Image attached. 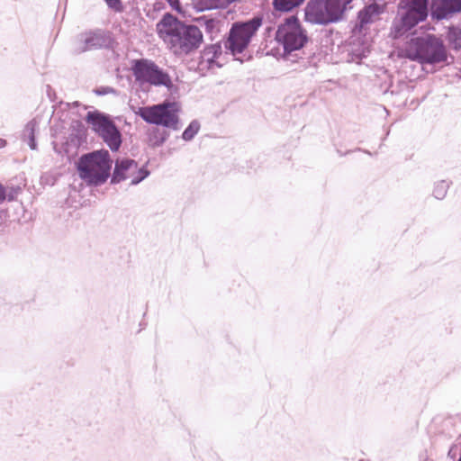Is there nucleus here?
Here are the masks:
<instances>
[{"instance_id": "obj_10", "label": "nucleus", "mask_w": 461, "mask_h": 461, "mask_svg": "<svg viewBox=\"0 0 461 461\" xmlns=\"http://www.w3.org/2000/svg\"><path fill=\"white\" fill-rule=\"evenodd\" d=\"M415 53L413 59L421 63H439L447 59V52L443 42L435 35H426L413 40Z\"/></svg>"}, {"instance_id": "obj_25", "label": "nucleus", "mask_w": 461, "mask_h": 461, "mask_svg": "<svg viewBox=\"0 0 461 461\" xmlns=\"http://www.w3.org/2000/svg\"><path fill=\"white\" fill-rule=\"evenodd\" d=\"M95 92L97 95H104L110 93H115V90L112 87H102L97 89Z\"/></svg>"}, {"instance_id": "obj_13", "label": "nucleus", "mask_w": 461, "mask_h": 461, "mask_svg": "<svg viewBox=\"0 0 461 461\" xmlns=\"http://www.w3.org/2000/svg\"><path fill=\"white\" fill-rule=\"evenodd\" d=\"M137 165L138 163L131 158L117 159L111 182L116 184L131 178L135 174V171H137Z\"/></svg>"}, {"instance_id": "obj_28", "label": "nucleus", "mask_w": 461, "mask_h": 461, "mask_svg": "<svg viewBox=\"0 0 461 461\" xmlns=\"http://www.w3.org/2000/svg\"><path fill=\"white\" fill-rule=\"evenodd\" d=\"M5 145H6V140L0 138V149L5 147Z\"/></svg>"}, {"instance_id": "obj_29", "label": "nucleus", "mask_w": 461, "mask_h": 461, "mask_svg": "<svg viewBox=\"0 0 461 461\" xmlns=\"http://www.w3.org/2000/svg\"><path fill=\"white\" fill-rule=\"evenodd\" d=\"M213 22H214L213 20H209V21L207 22V23H206L207 27L212 26V23H213Z\"/></svg>"}, {"instance_id": "obj_14", "label": "nucleus", "mask_w": 461, "mask_h": 461, "mask_svg": "<svg viewBox=\"0 0 461 461\" xmlns=\"http://www.w3.org/2000/svg\"><path fill=\"white\" fill-rule=\"evenodd\" d=\"M221 54V46L220 44H212L206 47L201 53L200 66L204 68H212L216 63V59Z\"/></svg>"}, {"instance_id": "obj_18", "label": "nucleus", "mask_w": 461, "mask_h": 461, "mask_svg": "<svg viewBox=\"0 0 461 461\" xmlns=\"http://www.w3.org/2000/svg\"><path fill=\"white\" fill-rule=\"evenodd\" d=\"M450 184L446 180H440L434 185L433 195L435 198L441 200L443 199L449 188Z\"/></svg>"}, {"instance_id": "obj_27", "label": "nucleus", "mask_w": 461, "mask_h": 461, "mask_svg": "<svg viewBox=\"0 0 461 461\" xmlns=\"http://www.w3.org/2000/svg\"><path fill=\"white\" fill-rule=\"evenodd\" d=\"M170 5L173 9H176L177 11H180L181 2L176 1V2H169Z\"/></svg>"}, {"instance_id": "obj_6", "label": "nucleus", "mask_w": 461, "mask_h": 461, "mask_svg": "<svg viewBox=\"0 0 461 461\" xmlns=\"http://www.w3.org/2000/svg\"><path fill=\"white\" fill-rule=\"evenodd\" d=\"M351 2H308L305 20L312 24H327L340 20Z\"/></svg>"}, {"instance_id": "obj_24", "label": "nucleus", "mask_w": 461, "mask_h": 461, "mask_svg": "<svg viewBox=\"0 0 461 461\" xmlns=\"http://www.w3.org/2000/svg\"><path fill=\"white\" fill-rule=\"evenodd\" d=\"M109 8L115 11L121 12L123 9L122 2H106Z\"/></svg>"}, {"instance_id": "obj_9", "label": "nucleus", "mask_w": 461, "mask_h": 461, "mask_svg": "<svg viewBox=\"0 0 461 461\" xmlns=\"http://www.w3.org/2000/svg\"><path fill=\"white\" fill-rule=\"evenodd\" d=\"M131 69L135 80L140 84L149 83L156 86H164L168 89L173 86L169 75L149 59L132 60Z\"/></svg>"}, {"instance_id": "obj_26", "label": "nucleus", "mask_w": 461, "mask_h": 461, "mask_svg": "<svg viewBox=\"0 0 461 461\" xmlns=\"http://www.w3.org/2000/svg\"><path fill=\"white\" fill-rule=\"evenodd\" d=\"M5 186L0 184V203L5 200Z\"/></svg>"}, {"instance_id": "obj_21", "label": "nucleus", "mask_w": 461, "mask_h": 461, "mask_svg": "<svg viewBox=\"0 0 461 461\" xmlns=\"http://www.w3.org/2000/svg\"><path fill=\"white\" fill-rule=\"evenodd\" d=\"M149 175V171L145 168L144 167H140L139 168V167L137 166V171H135V174L133 176H131V185H137L139 183H140L142 180H144L146 177H148Z\"/></svg>"}, {"instance_id": "obj_5", "label": "nucleus", "mask_w": 461, "mask_h": 461, "mask_svg": "<svg viewBox=\"0 0 461 461\" xmlns=\"http://www.w3.org/2000/svg\"><path fill=\"white\" fill-rule=\"evenodd\" d=\"M178 105L176 103L162 104L138 107L134 113L150 124L162 125L173 130H178Z\"/></svg>"}, {"instance_id": "obj_4", "label": "nucleus", "mask_w": 461, "mask_h": 461, "mask_svg": "<svg viewBox=\"0 0 461 461\" xmlns=\"http://www.w3.org/2000/svg\"><path fill=\"white\" fill-rule=\"evenodd\" d=\"M85 120L112 151L120 149L122 134L109 115L96 110L89 111Z\"/></svg>"}, {"instance_id": "obj_12", "label": "nucleus", "mask_w": 461, "mask_h": 461, "mask_svg": "<svg viewBox=\"0 0 461 461\" xmlns=\"http://www.w3.org/2000/svg\"><path fill=\"white\" fill-rule=\"evenodd\" d=\"M384 10V5H378L377 2H372L359 11L357 16L358 23L356 25L355 29L361 32L368 24L375 23Z\"/></svg>"}, {"instance_id": "obj_22", "label": "nucleus", "mask_w": 461, "mask_h": 461, "mask_svg": "<svg viewBox=\"0 0 461 461\" xmlns=\"http://www.w3.org/2000/svg\"><path fill=\"white\" fill-rule=\"evenodd\" d=\"M20 192L21 187L19 186H5V199L13 201L16 198Z\"/></svg>"}, {"instance_id": "obj_1", "label": "nucleus", "mask_w": 461, "mask_h": 461, "mask_svg": "<svg viewBox=\"0 0 461 461\" xmlns=\"http://www.w3.org/2000/svg\"><path fill=\"white\" fill-rule=\"evenodd\" d=\"M158 36L176 55L189 54L203 42V33L195 25H185L167 14L157 24Z\"/></svg>"}, {"instance_id": "obj_11", "label": "nucleus", "mask_w": 461, "mask_h": 461, "mask_svg": "<svg viewBox=\"0 0 461 461\" xmlns=\"http://www.w3.org/2000/svg\"><path fill=\"white\" fill-rule=\"evenodd\" d=\"M107 43V39L101 31L80 34L75 42V52L81 53L95 48H101Z\"/></svg>"}, {"instance_id": "obj_8", "label": "nucleus", "mask_w": 461, "mask_h": 461, "mask_svg": "<svg viewBox=\"0 0 461 461\" xmlns=\"http://www.w3.org/2000/svg\"><path fill=\"white\" fill-rule=\"evenodd\" d=\"M262 24V18L256 16L245 23L232 24L224 46L233 56L240 54L249 46L251 38Z\"/></svg>"}, {"instance_id": "obj_15", "label": "nucleus", "mask_w": 461, "mask_h": 461, "mask_svg": "<svg viewBox=\"0 0 461 461\" xmlns=\"http://www.w3.org/2000/svg\"><path fill=\"white\" fill-rule=\"evenodd\" d=\"M39 130V122L36 119H32L28 122L25 125L22 140L28 143L31 149L35 150L37 149V143L35 140V132Z\"/></svg>"}, {"instance_id": "obj_19", "label": "nucleus", "mask_w": 461, "mask_h": 461, "mask_svg": "<svg viewBox=\"0 0 461 461\" xmlns=\"http://www.w3.org/2000/svg\"><path fill=\"white\" fill-rule=\"evenodd\" d=\"M200 130V123L197 121H192L188 127L184 131L182 138L185 141L192 140Z\"/></svg>"}, {"instance_id": "obj_2", "label": "nucleus", "mask_w": 461, "mask_h": 461, "mask_svg": "<svg viewBox=\"0 0 461 461\" xmlns=\"http://www.w3.org/2000/svg\"><path fill=\"white\" fill-rule=\"evenodd\" d=\"M113 160L106 149L83 155L77 162L79 177L89 185H101L110 176Z\"/></svg>"}, {"instance_id": "obj_3", "label": "nucleus", "mask_w": 461, "mask_h": 461, "mask_svg": "<svg viewBox=\"0 0 461 461\" xmlns=\"http://www.w3.org/2000/svg\"><path fill=\"white\" fill-rule=\"evenodd\" d=\"M400 5L399 19L393 21L391 36L398 39L405 34L408 31L417 25L420 22L424 21L429 13L428 2H402Z\"/></svg>"}, {"instance_id": "obj_7", "label": "nucleus", "mask_w": 461, "mask_h": 461, "mask_svg": "<svg viewBox=\"0 0 461 461\" xmlns=\"http://www.w3.org/2000/svg\"><path fill=\"white\" fill-rule=\"evenodd\" d=\"M276 39L283 46L285 54L301 50L308 41L306 31L296 16L285 19V23L278 26Z\"/></svg>"}, {"instance_id": "obj_23", "label": "nucleus", "mask_w": 461, "mask_h": 461, "mask_svg": "<svg viewBox=\"0 0 461 461\" xmlns=\"http://www.w3.org/2000/svg\"><path fill=\"white\" fill-rule=\"evenodd\" d=\"M212 7H218V5H213L212 2H203V1L196 2V4L194 5V8H197L199 10L211 9Z\"/></svg>"}, {"instance_id": "obj_16", "label": "nucleus", "mask_w": 461, "mask_h": 461, "mask_svg": "<svg viewBox=\"0 0 461 461\" xmlns=\"http://www.w3.org/2000/svg\"><path fill=\"white\" fill-rule=\"evenodd\" d=\"M441 6L432 13L437 19L447 18L448 14L461 11V2H440Z\"/></svg>"}, {"instance_id": "obj_17", "label": "nucleus", "mask_w": 461, "mask_h": 461, "mask_svg": "<svg viewBox=\"0 0 461 461\" xmlns=\"http://www.w3.org/2000/svg\"><path fill=\"white\" fill-rule=\"evenodd\" d=\"M447 39L455 50H461V28L451 26L448 28Z\"/></svg>"}, {"instance_id": "obj_20", "label": "nucleus", "mask_w": 461, "mask_h": 461, "mask_svg": "<svg viewBox=\"0 0 461 461\" xmlns=\"http://www.w3.org/2000/svg\"><path fill=\"white\" fill-rule=\"evenodd\" d=\"M302 2H273L275 11L286 13L298 6Z\"/></svg>"}]
</instances>
